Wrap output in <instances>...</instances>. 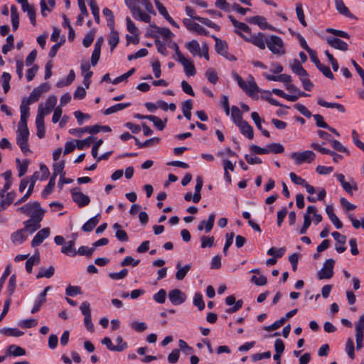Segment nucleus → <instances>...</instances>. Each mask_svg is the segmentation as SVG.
<instances>
[{
    "mask_svg": "<svg viewBox=\"0 0 364 364\" xmlns=\"http://www.w3.org/2000/svg\"><path fill=\"white\" fill-rule=\"evenodd\" d=\"M22 10L23 12H26L28 14V16L31 21V23L33 26H36V11L35 9L32 6H31L28 2L26 4H23L22 6Z\"/></svg>",
    "mask_w": 364,
    "mask_h": 364,
    "instance_id": "35",
    "label": "nucleus"
},
{
    "mask_svg": "<svg viewBox=\"0 0 364 364\" xmlns=\"http://www.w3.org/2000/svg\"><path fill=\"white\" fill-rule=\"evenodd\" d=\"M50 233L49 228H45L39 230L31 241V246L36 247L39 246L45 239L49 237Z\"/></svg>",
    "mask_w": 364,
    "mask_h": 364,
    "instance_id": "10",
    "label": "nucleus"
},
{
    "mask_svg": "<svg viewBox=\"0 0 364 364\" xmlns=\"http://www.w3.org/2000/svg\"><path fill=\"white\" fill-rule=\"evenodd\" d=\"M41 96V94L40 93L39 90L35 87L30 93L29 97L27 99H25V102L27 105H31L35 102L38 101Z\"/></svg>",
    "mask_w": 364,
    "mask_h": 364,
    "instance_id": "50",
    "label": "nucleus"
},
{
    "mask_svg": "<svg viewBox=\"0 0 364 364\" xmlns=\"http://www.w3.org/2000/svg\"><path fill=\"white\" fill-rule=\"evenodd\" d=\"M176 267L177 269V272L176 273V279L183 280L191 269V265L190 264H187L184 267H181V262H178L176 264Z\"/></svg>",
    "mask_w": 364,
    "mask_h": 364,
    "instance_id": "25",
    "label": "nucleus"
},
{
    "mask_svg": "<svg viewBox=\"0 0 364 364\" xmlns=\"http://www.w3.org/2000/svg\"><path fill=\"white\" fill-rule=\"evenodd\" d=\"M57 97L55 95L50 96L46 101L45 107L44 108L46 110L50 112L52 109L55 107L56 103H57Z\"/></svg>",
    "mask_w": 364,
    "mask_h": 364,
    "instance_id": "60",
    "label": "nucleus"
},
{
    "mask_svg": "<svg viewBox=\"0 0 364 364\" xmlns=\"http://www.w3.org/2000/svg\"><path fill=\"white\" fill-rule=\"evenodd\" d=\"M100 220V215L97 214L95 216L92 217L90 220H88L82 226V230L85 232H91L95 226L98 224Z\"/></svg>",
    "mask_w": 364,
    "mask_h": 364,
    "instance_id": "23",
    "label": "nucleus"
},
{
    "mask_svg": "<svg viewBox=\"0 0 364 364\" xmlns=\"http://www.w3.org/2000/svg\"><path fill=\"white\" fill-rule=\"evenodd\" d=\"M28 105H27L25 102V99H23L20 106L21 119L18 124L27 125V119L30 115V108Z\"/></svg>",
    "mask_w": 364,
    "mask_h": 364,
    "instance_id": "18",
    "label": "nucleus"
},
{
    "mask_svg": "<svg viewBox=\"0 0 364 364\" xmlns=\"http://www.w3.org/2000/svg\"><path fill=\"white\" fill-rule=\"evenodd\" d=\"M70 192L73 200L77 204L78 207L82 208L90 203L89 196L79 191V188H73Z\"/></svg>",
    "mask_w": 364,
    "mask_h": 364,
    "instance_id": "7",
    "label": "nucleus"
},
{
    "mask_svg": "<svg viewBox=\"0 0 364 364\" xmlns=\"http://www.w3.org/2000/svg\"><path fill=\"white\" fill-rule=\"evenodd\" d=\"M235 33L242 38L245 41L252 43L254 46L262 50L264 49L267 46V38L264 34L261 32L252 35L250 38L237 30H235Z\"/></svg>",
    "mask_w": 364,
    "mask_h": 364,
    "instance_id": "3",
    "label": "nucleus"
},
{
    "mask_svg": "<svg viewBox=\"0 0 364 364\" xmlns=\"http://www.w3.org/2000/svg\"><path fill=\"white\" fill-rule=\"evenodd\" d=\"M119 41V33L114 30V26L110 28V33L108 36V43L110 46L111 51H113L117 46Z\"/></svg>",
    "mask_w": 364,
    "mask_h": 364,
    "instance_id": "24",
    "label": "nucleus"
},
{
    "mask_svg": "<svg viewBox=\"0 0 364 364\" xmlns=\"http://www.w3.org/2000/svg\"><path fill=\"white\" fill-rule=\"evenodd\" d=\"M6 353L12 356H23L26 355V352L24 348L13 344L8 347Z\"/></svg>",
    "mask_w": 364,
    "mask_h": 364,
    "instance_id": "32",
    "label": "nucleus"
},
{
    "mask_svg": "<svg viewBox=\"0 0 364 364\" xmlns=\"http://www.w3.org/2000/svg\"><path fill=\"white\" fill-rule=\"evenodd\" d=\"M329 142L334 150L342 153H346L348 155H350V151L339 141L332 139L329 140Z\"/></svg>",
    "mask_w": 364,
    "mask_h": 364,
    "instance_id": "49",
    "label": "nucleus"
},
{
    "mask_svg": "<svg viewBox=\"0 0 364 364\" xmlns=\"http://www.w3.org/2000/svg\"><path fill=\"white\" fill-rule=\"evenodd\" d=\"M146 119H149V121L152 122L154 126L160 131L164 129L166 124L167 122L166 118H165L164 120H162L155 115H149V117H146Z\"/></svg>",
    "mask_w": 364,
    "mask_h": 364,
    "instance_id": "38",
    "label": "nucleus"
},
{
    "mask_svg": "<svg viewBox=\"0 0 364 364\" xmlns=\"http://www.w3.org/2000/svg\"><path fill=\"white\" fill-rule=\"evenodd\" d=\"M16 133V144L19 146L21 151L25 155H27L28 153L31 152L28 144L29 136L28 125H21L18 124Z\"/></svg>",
    "mask_w": 364,
    "mask_h": 364,
    "instance_id": "1",
    "label": "nucleus"
},
{
    "mask_svg": "<svg viewBox=\"0 0 364 364\" xmlns=\"http://www.w3.org/2000/svg\"><path fill=\"white\" fill-rule=\"evenodd\" d=\"M113 228L117 230L115 236L119 241L126 242L129 240L127 232L123 230H120L121 225L119 224L114 223Z\"/></svg>",
    "mask_w": 364,
    "mask_h": 364,
    "instance_id": "43",
    "label": "nucleus"
},
{
    "mask_svg": "<svg viewBox=\"0 0 364 364\" xmlns=\"http://www.w3.org/2000/svg\"><path fill=\"white\" fill-rule=\"evenodd\" d=\"M215 219V215L214 213H211L208 220L201 221L198 225V230L199 231L205 230L206 233L210 232L214 225V222Z\"/></svg>",
    "mask_w": 364,
    "mask_h": 364,
    "instance_id": "14",
    "label": "nucleus"
},
{
    "mask_svg": "<svg viewBox=\"0 0 364 364\" xmlns=\"http://www.w3.org/2000/svg\"><path fill=\"white\" fill-rule=\"evenodd\" d=\"M133 17L138 21H141L145 23H150L151 21V16L142 11V10L140 9H137L134 11V14H132Z\"/></svg>",
    "mask_w": 364,
    "mask_h": 364,
    "instance_id": "42",
    "label": "nucleus"
},
{
    "mask_svg": "<svg viewBox=\"0 0 364 364\" xmlns=\"http://www.w3.org/2000/svg\"><path fill=\"white\" fill-rule=\"evenodd\" d=\"M327 43L332 48L342 51H346L348 48V44L338 38L328 37Z\"/></svg>",
    "mask_w": 364,
    "mask_h": 364,
    "instance_id": "13",
    "label": "nucleus"
},
{
    "mask_svg": "<svg viewBox=\"0 0 364 364\" xmlns=\"http://www.w3.org/2000/svg\"><path fill=\"white\" fill-rule=\"evenodd\" d=\"M95 29L90 31L85 35V36L82 41V44L85 48H88L92 45V43L95 39Z\"/></svg>",
    "mask_w": 364,
    "mask_h": 364,
    "instance_id": "53",
    "label": "nucleus"
},
{
    "mask_svg": "<svg viewBox=\"0 0 364 364\" xmlns=\"http://www.w3.org/2000/svg\"><path fill=\"white\" fill-rule=\"evenodd\" d=\"M50 289H51V287H50V286L46 287L43 289V291L39 294L38 300L36 301L33 309L31 311V314H35L41 309L42 305L46 301L47 292Z\"/></svg>",
    "mask_w": 364,
    "mask_h": 364,
    "instance_id": "15",
    "label": "nucleus"
},
{
    "mask_svg": "<svg viewBox=\"0 0 364 364\" xmlns=\"http://www.w3.org/2000/svg\"><path fill=\"white\" fill-rule=\"evenodd\" d=\"M146 36H148V34H146ZM149 36L156 38L154 42L157 48V51L161 55L167 56L168 55V51L167 50L165 44L158 38L159 37L156 33H150Z\"/></svg>",
    "mask_w": 364,
    "mask_h": 364,
    "instance_id": "31",
    "label": "nucleus"
},
{
    "mask_svg": "<svg viewBox=\"0 0 364 364\" xmlns=\"http://www.w3.org/2000/svg\"><path fill=\"white\" fill-rule=\"evenodd\" d=\"M136 71V69L134 68H131L129 71H127L126 73H124L123 75L116 77L114 80H112V84L116 85L118 84L125 80H127L128 77L132 76Z\"/></svg>",
    "mask_w": 364,
    "mask_h": 364,
    "instance_id": "58",
    "label": "nucleus"
},
{
    "mask_svg": "<svg viewBox=\"0 0 364 364\" xmlns=\"http://www.w3.org/2000/svg\"><path fill=\"white\" fill-rule=\"evenodd\" d=\"M264 92L268 95L273 93L290 102H296L298 100V96L286 94L283 90L277 88L272 89L271 92L264 90Z\"/></svg>",
    "mask_w": 364,
    "mask_h": 364,
    "instance_id": "27",
    "label": "nucleus"
},
{
    "mask_svg": "<svg viewBox=\"0 0 364 364\" xmlns=\"http://www.w3.org/2000/svg\"><path fill=\"white\" fill-rule=\"evenodd\" d=\"M0 333L7 336L20 337L24 333L16 328H4L0 330Z\"/></svg>",
    "mask_w": 364,
    "mask_h": 364,
    "instance_id": "41",
    "label": "nucleus"
},
{
    "mask_svg": "<svg viewBox=\"0 0 364 364\" xmlns=\"http://www.w3.org/2000/svg\"><path fill=\"white\" fill-rule=\"evenodd\" d=\"M212 37L215 39V51L222 56L225 54V53L228 51V46L225 41H222L221 39L218 38L215 36H212Z\"/></svg>",
    "mask_w": 364,
    "mask_h": 364,
    "instance_id": "28",
    "label": "nucleus"
},
{
    "mask_svg": "<svg viewBox=\"0 0 364 364\" xmlns=\"http://www.w3.org/2000/svg\"><path fill=\"white\" fill-rule=\"evenodd\" d=\"M231 117L232 121L237 126L245 121L242 119V112H240V109L235 105H233L231 107Z\"/></svg>",
    "mask_w": 364,
    "mask_h": 364,
    "instance_id": "34",
    "label": "nucleus"
},
{
    "mask_svg": "<svg viewBox=\"0 0 364 364\" xmlns=\"http://www.w3.org/2000/svg\"><path fill=\"white\" fill-rule=\"evenodd\" d=\"M183 23L184 26L190 31H193L196 32L198 34L209 36V31L205 30L203 27H202L200 24L193 22L189 18H184L183 20Z\"/></svg>",
    "mask_w": 364,
    "mask_h": 364,
    "instance_id": "9",
    "label": "nucleus"
},
{
    "mask_svg": "<svg viewBox=\"0 0 364 364\" xmlns=\"http://www.w3.org/2000/svg\"><path fill=\"white\" fill-rule=\"evenodd\" d=\"M228 18L232 22V25L237 28L236 30L241 32H245L247 33H251V28L249 26L245 23L237 21L232 16H228Z\"/></svg>",
    "mask_w": 364,
    "mask_h": 364,
    "instance_id": "30",
    "label": "nucleus"
},
{
    "mask_svg": "<svg viewBox=\"0 0 364 364\" xmlns=\"http://www.w3.org/2000/svg\"><path fill=\"white\" fill-rule=\"evenodd\" d=\"M336 9L338 12L346 17L354 18V15L349 11L343 0H335Z\"/></svg>",
    "mask_w": 364,
    "mask_h": 364,
    "instance_id": "21",
    "label": "nucleus"
},
{
    "mask_svg": "<svg viewBox=\"0 0 364 364\" xmlns=\"http://www.w3.org/2000/svg\"><path fill=\"white\" fill-rule=\"evenodd\" d=\"M267 146H268L269 153L272 152L274 154H281V153L284 152V148L283 145H282L279 143H272V144L268 145Z\"/></svg>",
    "mask_w": 364,
    "mask_h": 364,
    "instance_id": "62",
    "label": "nucleus"
},
{
    "mask_svg": "<svg viewBox=\"0 0 364 364\" xmlns=\"http://www.w3.org/2000/svg\"><path fill=\"white\" fill-rule=\"evenodd\" d=\"M166 292L164 289H160L157 293L154 294V300L159 304H164L166 301Z\"/></svg>",
    "mask_w": 364,
    "mask_h": 364,
    "instance_id": "64",
    "label": "nucleus"
},
{
    "mask_svg": "<svg viewBox=\"0 0 364 364\" xmlns=\"http://www.w3.org/2000/svg\"><path fill=\"white\" fill-rule=\"evenodd\" d=\"M89 6L90 7V9L92 11V14L94 16L95 21L97 23H99L100 21V11L98 6L95 1V0H90L89 1Z\"/></svg>",
    "mask_w": 364,
    "mask_h": 364,
    "instance_id": "46",
    "label": "nucleus"
},
{
    "mask_svg": "<svg viewBox=\"0 0 364 364\" xmlns=\"http://www.w3.org/2000/svg\"><path fill=\"white\" fill-rule=\"evenodd\" d=\"M317 103H318V105H319L320 106L323 107L336 108L341 113L346 112L345 107L343 105L339 104V103L328 102L323 100L322 98H318Z\"/></svg>",
    "mask_w": 364,
    "mask_h": 364,
    "instance_id": "26",
    "label": "nucleus"
},
{
    "mask_svg": "<svg viewBox=\"0 0 364 364\" xmlns=\"http://www.w3.org/2000/svg\"><path fill=\"white\" fill-rule=\"evenodd\" d=\"M151 26L153 27L155 29V31H154L153 33H159L165 39H171L173 36V33L171 32V31L168 28L159 27V26H156L155 24L153 25V26L151 25Z\"/></svg>",
    "mask_w": 364,
    "mask_h": 364,
    "instance_id": "36",
    "label": "nucleus"
},
{
    "mask_svg": "<svg viewBox=\"0 0 364 364\" xmlns=\"http://www.w3.org/2000/svg\"><path fill=\"white\" fill-rule=\"evenodd\" d=\"M130 105H131V103H129V102L116 104V105L106 109L104 111V114L109 115L112 113H115L118 111H121V110L129 107Z\"/></svg>",
    "mask_w": 364,
    "mask_h": 364,
    "instance_id": "37",
    "label": "nucleus"
},
{
    "mask_svg": "<svg viewBox=\"0 0 364 364\" xmlns=\"http://www.w3.org/2000/svg\"><path fill=\"white\" fill-rule=\"evenodd\" d=\"M80 309L82 314L84 315V325L85 328L88 331L93 332L95 331V328L92 322L90 303L86 301H83L80 306Z\"/></svg>",
    "mask_w": 364,
    "mask_h": 364,
    "instance_id": "4",
    "label": "nucleus"
},
{
    "mask_svg": "<svg viewBox=\"0 0 364 364\" xmlns=\"http://www.w3.org/2000/svg\"><path fill=\"white\" fill-rule=\"evenodd\" d=\"M186 48L193 55L198 54L199 56H202L200 53V45L196 40H192L188 42L186 45Z\"/></svg>",
    "mask_w": 364,
    "mask_h": 364,
    "instance_id": "39",
    "label": "nucleus"
},
{
    "mask_svg": "<svg viewBox=\"0 0 364 364\" xmlns=\"http://www.w3.org/2000/svg\"><path fill=\"white\" fill-rule=\"evenodd\" d=\"M44 214L45 210L41 208L40 203L38 201L33 202L31 213L28 215L30 218L41 222L44 217Z\"/></svg>",
    "mask_w": 364,
    "mask_h": 364,
    "instance_id": "12",
    "label": "nucleus"
},
{
    "mask_svg": "<svg viewBox=\"0 0 364 364\" xmlns=\"http://www.w3.org/2000/svg\"><path fill=\"white\" fill-rule=\"evenodd\" d=\"M193 109L192 100H187L182 104V111L184 117L188 119H191V109Z\"/></svg>",
    "mask_w": 364,
    "mask_h": 364,
    "instance_id": "40",
    "label": "nucleus"
},
{
    "mask_svg": "<svg viewBox=\"0 0 364 364\" xmlns=\"http://www.w3.org/2000/svg\"><path fill=\"white\" fill-rule=\"evenodd\" d=\"M23 224L24 225L23 229L31 235L41 228V222L32 218L24 221Z\"/></svg>",
    "mask_w": 364,
    "mask_h": 364,
    "instance_id": "17",
    "label": "nucleus"
},
{
    "mask_svg": "<svg viewBox=\"0 0 364 364\" xmlns=\"http://www.w3.org/2000/svg\"><path fill=\"white\" fill-rule=\"evenodd\" d=\"M316 68L327 78L331 79V80H333L334 79V75H333V73L331 72V69H330V68L328 66L324 65L322 63H321Z\"/></svg>",
    "mask_w": 364,
    "mask_h": 364,
    "instance_id": "59",
    "label": "nucleus"
},
{
    "mask_svg": "<svg viewBox=\"0 0 364 364\" xmlns=\"http://www.w3.org/2000/svg\"><path fill=\"white\" fill-rule=\"evenodd\" d=\"M178 62L183 66L184 72L187 76H193L196 75V68L191 60L183 57L178 60Z\"/></svg>",
    "mask_w": 364,
    "mask_h": 364,
    "instance_id": "16",
    "label": "nucleus"
},
{
    "mask_svg": "<svg viewBox=\"0 0 364 364\" xmlns=\"http://www.w3.org/2000/svg\"><path fill=\"white\" fill-rule=\"evenodd\" d=\"M195 20L198 21L199 22L208 26L209 28H213L216 31H218L220 28V27L218 24L213 23L208 18L200 16H196L195 17Z\"/></svg>",
    "mask_w": 364,
    "mask_h": 364,
    "instance_id": "48",
    "label": "nucleus"
},
{
    "mask_svg": "<svg viewBox=\"0 0 364 364\" xmlns=\"http://www.w3.org/2000/svg\"><path fill=\"white\" fill-rule=\"evenodd\" d=\"M260 92L259 90V87L252 79L251 81L249 82V86H247L245 92L248 96L252 97L255 92Z\"/></svg>",
    "mask_w": 364,
    "mask_h": 364,
    "instance_id": "61",
    "label": "nucleus"
},
{
    "mask_svg": "<svg viewBox=\"0 0 364 364\" xmlns=\"http://www.w3.org/2000/svg\"><path fill=\"white\" fill-rule=\"evenodd\" d=\"M265 18L260 16H255L249 19L250 23L257 24L261 28L264 29L267 26V22L263 23Z\"/></svg>",
    "mask_w": 364,
    "mask_h": 364,
    "instance_id": "56",
    "label": "nucleus"
},
{
    "mask_svg": "<svg viewBox=\"0 0 364 364\" xmlns=\"http://www.w3.org/2000/svg\"><path fill=\"white\" fill-rule=\"evenodd\" d=\"M127 28L129 33L133 34L135 36H138L139 35V29L136 26L135 23L132 21L129 17H127Z\"/></svg>",
    "mask_w": 364,
    "mask_h": 364,
    "instance_id": "55",
    "label": "nucleus"
},
{
    "mask_svg": "<svg viewBox=\"0 0 364 364\" xmlns=\"http://www.w3.org/2000/svg\"><path fill=\"white\" fill-rule=\"evenodd\" d=\"M40 261L39 255H33V257L28 258L26 262V269L28 273H31L33 269V266L35 264H38Z\"/></svg>",
    "mask_w": 364,
    "mask_h": 364,
    "instance_id": "52",
    "label": "nucleus"
},
{
    "mask_svg": "<svg viewBox=\"0 0 364 364\" xmlns=\"http://www.w3.org/2000/svg\"><path fill=\"white\" fill-rule=\"evenodd\" d=\"M26 231L21 228L11 235V240L14 245H21L27 240Z\"/></svg>",
    "mask_w": 364,
    "mask_h": 364,
    "instance_id": "20",
    "label": "nucleus"
},
{
    "mask_svg": "<svg viewBox=\"0 0 364 364\" xmlns=\"http://www.w3.org/2000/svg\"><path fill=\"white\" fill-rule=\"evenodd\" d=\"M16 274H12L9 280V284L7 287V291H8V297L11 298L12 295L14 294L16 289Z\"/></svg>",
    "mask_w": 364,
    "mask_h": 364,
    "instance_id": "47",
    "label": "nucleus"
},
{
    "mask_svg": "<svg viewBox=\"0 0 364 364\" xmlns=\"http://www.w3.org/2000/svg\"><path fill=\"white\" fill-rule=\"evenodd\" d=\"M335 260L333 259H326L323 265V267L318 271L317 275L318 279H329L333 275V267Z\"/></svg>",
    "mask_w": 364,
    "mask_h": 364,
    "instance_id": "5",
    "label": "nucleus"
},
{
    "mask_svg": "<svg viewBox=\"0 0 364 364\" xmlns=\"http://www.w3.org/2000/svg\"><path fill=\"white\" fill-rule=\"evenodd\" d=\"M225 304L228 306H232L234 304L233 306L230 307L226 311L228 314H232L242 308L243 301L241 299L236 301L235 296L230 295L226 297Z\"/></svg>",
    "mask_w": 364,
    "mask_h": 364,
    "instance_id": "11",
    "label": "nucleus"
},
{
    "mask_svg": "<svg viewBox=\"0 0 364 364\" xmlns=\"http://www.w3.org/2000/svg\"><path fill=\"white\" fill-rule=\"evenodd\" d=\"M326 213L330 220L337 229H341L343 228V223L334 213L333 207L332 205H328L326 206Z\"/></svg>",
    "mask_w": 364,
    "mask_h": 364,
    "instance_id": "19",
    "label": "nucleus"
},
{
    "mask_svg": "<svg viewBox=\"0 0 364 364\" xmlns=\"http://www.w3.org/2000/svg\"><path fill=\"white\" fill-rule=\"evenodd\" d=\"M55 272V268L53 266H50L47 269H41L36 275L37 279L46 277L50 278L53 276Z\"/></svg>",
    "mask_w": 364,
    "mask_h": 364,
    "instance_id": "45",
    "label": "nucleus"
},
{
    "mask_svg": "<svg viewBox=\"0 0 364 364\" xmlns=\"http://www.w3.org/2000/svg\"><path fill=\"white\" fill-rule=\"evenodd\" d=\"M64 168H65V161H61L57 163H55L53 166V173L51 176L54 179L56 178L58 175H60L61 178H63L65 176V173L64 172Z\"/></svg>",
    "mask_w": 364,
    "mask_h": 364,
    "instance_id": "33",
    "label": "nucleus"
},
{
    "mask_svg": "<svg viewBox=\"0 0 364 364\" xmlns=\"http://www.w3.org/2000/svg\"><path fill=\"white\" fill-rule=\"evenodd\" d=\"M103 14L107 17V26L112 28L114 26V16L113 12L108 8H105L102 10Z\"/></svg>",
    "mask_w": 364,
    "mask_h": 364,
    "instance_id": "51",
    "label": "nucleus"
},
{
    "mask_svg": "<svg viewBox=\"0 0 364 364\" xmlns=\"http://www.w3.org/2000/svg\"><path fill=\"white\" fill-rule=\"evenodd\" d=\"M240 132L247 137L249 139H252L254 137V129L253 127L248 124L247 122L244 121L237 125Z\"/></svg>",
    "mask_w": 364,
    "mask_h": 364,
    "instance_id": "22",
    "label": "nucleus"
},
{
    "mask_svg": "<svg viewBox=\"0 0 364 364\" xmlns=\"http://www.w3.org/2000/svg\"><path fill=\"white\" fill-rule=\"evenodd\" d=\"M316 154L310 150L304 151L302 152H294L291 155V158L296 161L297 164L302 163H310L315 159Z\"/></svg>",
    "mask_w": 364,
    "mask_h": 364,
    "instance_id": "6",
    "label": "nucleus"
},
{
    "mask_svg": "<svg viewBox=\"0 0 364 364\" xmlns=\"http://www.w3.org/2000/svg\"><path fill=\"white\" fill-rule=\"evenodd\" d=\"M38 321L35 318L24 319L19 322L18 325L21 328H29L37 326Z\"/></svg>",
    "mask_w": 364,
    "mask_h": 364,
    "instance_id": "63",
    "label": "nucleus"
},
{
    "mask_svg": "<svg viewBox=\"0 0 364 364\" xmlns=\"http://www.w3.org/2000/svg\"><path fill=\"white\" fill-rule=\"evenodd\" d=\"M55 179L53 178H50L48 183L47 186L44 188V189L42 191V197L46 198L48 195L50 194L55 187Z\"/></svg>",
    "mask_w": 364,
    "mask_h": 364,
    "instance_id": "57",
    "label": "nucleus"
},
{
    "mask_svg": "<svg viewBox=\"0 0 364 364\" xmlns=\"http://www.w3.org/2000/svg\"><path fill=\"white\" fill-rule=\"evenodd\" d=\"M95 139V137L90 136L82 140H76V146L79 150H82L85 147L90 146Z\"/></svg>",
    "mask_w": 364,
    "mask_h": 364,
    "instance_id": "44",
    "label": "nucleus"
},
{
    "mask_svg": "<svg viewBox=\"0 0 364 364\" xmlns=\"http://www.w3.org/2000/svg\"><path fill=\"white\" fill-rule=\"evenodd\" d=\"M193 304L198 307L199 311H202L205 308V303L203 299V295L200 292L196 293L193 298Z\"/></svg>",
    "mask_w": 364,
    "mask_h": 364,
    "instance_id": "54",
    "label": "nucleus"
},
{
    "mask_svg": "<svg viewBox=\"0 0 364 364\" xmlns=\"http://www.w3.org/2000/svg\"><path fill=\"white\" fill-rule=\"evenodd\" d=\"M267 47L274 55L280 56L286 53L283 40L279 36L271 35L267 37Z\"/></svg>",
    "mask_w": 364,
    "mask_h": 364,
    "instance_id": "2",
    "label": "nucleus"
},
{
    "mask_svg": "<svg viewBox=\"0 0 364 364\" xmlns=\"http://www.w3.org/2000/svg\"><path fill=\"white\" fill-rule=\"evenodd\" d=\"M251 117L252 119L254 121L257 128L262 132V134L266 137H269V132L267 129L262 128V119L259 114L257 112H253L251 113Z\"/></svg>",
    "mask_w": 364,
    "mask_h": 364,
    "instance_id": "29",
    "label": "nucleus"
},
{
    "mask_svg": "<svg viewBox=\"0 0 364 364\" xmlns=\"http://www.w3.org/2000/svg\"><path fill=\"white\" fill-rule=\"evenodd\" d=\"M168 299L173 305H180L185 302L186 296L180 289H175L169 291Z\"/></svg>",
    "mask_w": 364,
    "mask_h": 364,
    "instance_id": "8",
    "label": "nucleus"
}]
</instances>
